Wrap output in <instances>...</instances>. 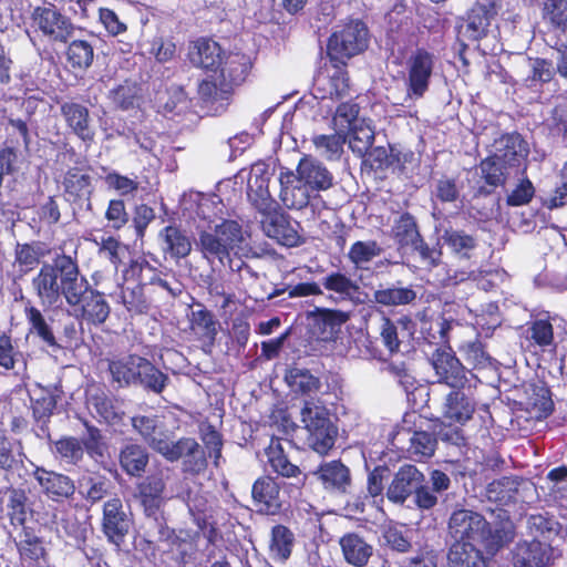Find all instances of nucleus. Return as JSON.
I'll return each mask as SVG.
<instances>
[{"instance_id": "nucleus-12", "label": "nucleus", "mask_w": 567, "mask_h": 567, "mask_svg": "<svg viewBox=\"0 0 567 567\" xmlns=\"http://www.w3.org/2000/svg\"><path fill=\"white\" fill-rule=\"evenodd\" d=\"M264 217L261 219V227L264 233L284 246H296L299 241L297 231L298 224L291 221L287 215L277 209L275 203L272 208L260 212Z\"/></svg>"}, {"instance_id": "nucleus-29", "label": "nucleus", "mask_w": 567, "mask_h": 567, "mask_svg": "<svg viewBox=\"0 0 567 567\" xmlns=\"http://www.w3.org/2000/svg\"><path fill=\"white\" fill-rule=\"evenodd\" d=\"M144 358L131 354L117 360H113L109 364L112 379L120 386L136 384L138 379V370Z\"/></svg>"}, {"instance_id": "nucleus-52", "label": "nucleus", "mask_w": 567, "mask_h": 567, "mask_svg": "<svg viewBox=\"0 0 567 567\" xmlns=\"http://www.w3.org/2000/svg\"><path fill=\"white\" fill-rule=\"evenodd\" d=\"M503 162L492 154L480 165L482 177L491 186H498L505 182V168Z\"/></svg>"}, {"instance_id": "nucleus-64", "label": "nucleus", "mask_w": 567, "mask_h": 567, "mask_svg": "<svg viewBox=\"0 0 567 567\" xmlns=\"http://www.w3.org/2000/svg\"><path fill=\"white\" fill-rule=\"evenodd\" d=\"M19 550L23 557L32 560L40 559L44 554V548L39 538L30 535H27L25 539L20 543Z\"/></svg>"}, {"instance_id": "nucleus-11", "label": "nucleus", "mask_w": 567, "mask_h": 567, "mask_svg": "<svg viewBox=\"0 0 567 567\" xmlns=\"http://www.w3.org/2000/svg\"><path fill=\"white\" fill-rule=\"evenodd\" d=\"M433 65V55L422 49L416 50L409 59L406 99L411 102L420 99L427 91Z\"/></svg>"}, {"instance_id": "nucleus-42", "label": "nucleus", "mask_w": 567, "mask_h": 567, "mask_svg": "<svg viewBox=\"0 0 567 567\" xmlns=\"http://www.w3.org/2000/svg\"><path fill=\"white\" fill-rule=\"evenodd\" d=\"M25 318L30 324V332L35 333L47 346L59 347L52 329L47 323L41 311L34 307L25 308Z\"/></svg>"}, {"instance_id": "nucleus-41", "label": "nucleus", "mask_w": 567, "mask_h": 567, "mask_svg": "<svg viewBox=\"0 0 567 567\" xmlns=\"http://www.w3.org/2000/svg\"><path fill=\"white\" fill-rule=\"evenodd\" d=\"M164 482L158 477H151L141 485L142 503L147 515H154L162 503Z\"/></svg>"}, {"instance_id": "nucleus-27", "label": "nucleus", "mask_w": 567, "mask_h": 567, "mask_svg": "<svg viewBox=\"0 0 567 567\" xmlns=\"http://www.w3.org/2000/svg\"><path fill=\"white\" fill-rule=\"evenodd\" d=\"M322 286L334 296L336 300L361 301L360 286L355 280L340 271H333L322 278Z\"/></svg>"}, {"instance_id": "nucleus-46", "label": "nucleus", "mask_w": 567, "mask_h": 567, "mask_svg": "<svg viewBox=\"0 0 567 567\" xmlns=\"http://www.w3.org/2000/svg\"><path fill=\"white\" fill-rule=\"evenodd\" d=\"M70 127L84 141L93 137L92 120L87 109H63Z\"/></svg>"}, {"instance_id": "nucleus-17", "label": "nucleus", "mask_w": 567, "mask_h": 567, "mask_svg": "<svg viewBox=\"0 0 567 567\" xmlns=\"http://www.w3.org/2000/svg\"><path fill=\"white\" fill-rule=\"evenodd\" d=\"M130 528V519L120 498L109 499L103 507V532L107 539L120 545Z\"/></svg>"}, {"instance_id": "nucleus-22", "label": "nucleus", "mask_w": 567, "mask_h": 567, "mask_svg": "<svg viewBox=\"0 0 567 567\" xmlns=\"http://www.w3.org/2000/svg\"><path fill=\"white\" fill-rule=\"evenodd\" d=\"M280 198L288 208L301 209L309 203L311 190L291 171L280 173Z\"/></svg>"}, {"instance_id": "nucleus-36", "label": "nucleus", "mask_w": 567, "mask_h": 567, "mask_svg": "<svg viewBox=\"0 0 567 567\" xmlns=\"http://www.w3.org/2000/svg\"><path fill=\"white\" fill-rule=\"evenodd\" d=\"M192 331L202 340L213 342L217 334V322L206 309L193 310L189 317Z\"/></svg>"}, {"instance_id": "nucleus-51", "label": "nucleus", "mask_w": 567, "mask_h": 567, "mask_svg": "<svg viewBox=\"0 0 567 567\" xmlns=\"http://www.w3.org/2000/svg\"><path fill=\"white\" fill-rule=\"evenodd\" d=\"M410 442V452L417 461L432 456L435 451L436 440L427 432H415Z\"/></svg>"}, {"instance_id": "nucleus-33", "label": "nucleus", "mask_w": 567, "mask_h": 567, "mask_svg": "<svg viewBox=\"0 0 567 567\" xmlns=\"http://www.w3.org/2000/svg\"><path fill=\"white\" fill-rule=\"evenodd\" d=\"M312 144L317 154L327 161H337L343 152L346 137L343 133L313 135Z\"/></svg>"}, {"instance_id": "nucleus-59", "label": "nucleus", "mask_w": 567, "mask_h": 567, "mask_svg": "<svg viewBox=\"0 0 567 567\" xmlns=\"http://www.w3.org/2000/svg\"><path fill=\"white\" fill-rule=\"evenodd\" d=\"M41 255L42 252L39 248L22 245L17 248L16 260L22 267L23 271H29L39 264Z\"/></svg>"}, {"instance_id": "nucleus-49", "label": "nucleus", "mask_w": 567, "mask_h": 567, "mask_svg": "<svg viewBox=\"0 0 567 567\" xmlns=\"http://www.w3.org/2000/svg\"><path fill=\"white\" fill-rule=\"evenodd\" d=\"M224 204L218 196H203L200 197L197 206V215L204 221L203 225H214L212 219H217L218 223L226 220L223 217Z\"/></svg>"}, {"instance_id": "nucleus-19", "label": "nucleus", "mask_w": 567, "mask_h": 567, "mask_svg": "<svg viewBox=\"0 0 567 567\" xmlns=\"http://www.w3.org/2000/svg\"><path fill=\"white\" fill-rule=\"evenodd\" d=\"M252 498L258 512L276 515L280 512L282 499L278 483L270 476L258 478L252 485Z\"/></svg>"}, {"instance_id": "nucleus-48", "label": "nucleus", "mask_w": 567, "mask_h": 567, "mask_svg": "<svg viewBox=\"0 0 567 567\" xmlns=\"http://www.w3.org/2000/svg\"><path fill=\"white\" fill-rule=\"evenodd\" d=\"M416 293L410 288H388L374 292L375 302L383 306H399L412 302Z\"/></svg>"}, {"instance_id": "nucleus-37", "label": "nucleus", "mask_w": 567, "mask_h": 567, "mask_svg": "<svg viewBox=\"0 0 567 567\" xmlns=\"http://www.w3.org/2000/svg\"><path fill=\"white\" fill-rule=\"evenodd\" d=\"M168 377L144 358L138 370L137 383L155 393H161L165 389Z\"/></svg>"}, {"instance_id": "nucleus-55", "label": "nucleus", "mask_w": 567, "mask_h": 567, "mask_svg": "<svg viewBox=\"0 0 567 567\" xmlns=\"http://www.w3.org/2000/svg\"><path fill=\"white\" fill-rule=\"evenodd\" d=\"M383 537L386 544L391 546V548L400 553H406L411 547V543L409 538L404 535L402 527L392 525L385 527L383 532Z\"/></svg>"}, {"instance_id": "nucleus-1", "label": "nucleus", "mask_w": 567, "mask_h": 567, "mask_svg": "<svg viewBox=\"0 0 567 567\" xmlns=\"http://www.w3.org/2000/svg\"><path fill=\"white\" fill-rule=\"evenodd\" d=\"M33 287L43 305L54 306L63 297L75 317L91 323H103L110 315L106 300L100 292L90 290L87 280L69 256L58 257L52 265H43L33 279Z\"/></svg>"}, {"instance_id": "nucleus-50", "label": "nucleus", "mask_w": 567, "mask_h": 567, "mask_svg": "<svg viewBox=\"0 0 567 567\" xmlns=\"http://www.w3.org/2000/svg\"><path fill=\"white\" fill-rule=\"evenodd\" d=\"M54 453L70 464H76L83 456V446L78 439L63 437L55 442Z\"/></svg>"}, {"instance_id": "nucleus-26", "label": "nucleus", "mask_w": 567, "mask_h": 567, "mask_svg": "<svg viewBox=\"0 0 567 567\" xmlns=\"http://www.w3.org/2000/svg\"><path fill=\"white\" fill-rule=\"evenodd\" d=\"M251 69L250 58L243 53H230L220 70V86L229 91L233 86L241 84Z\"/></svg>"}, {"instance_id": "nucleus-14", "label": "nucleus", "mask_w": 567, "mask_h": 567, "mask_svg": "<svg viewBox=\"0 0 567 567\" xmlns=\"http://www.w3.org/2000/svg\"><path fill=\"white\" fill-rule=\"evenodd\" d=\"M465 389L453 388L443 400L442 416L450 424L463 425L472 419L475 412L476 402Z\"/></svg>"}, {"instance_id": "nucleus-3", "label": "nucleus", "mask_w": 567, "mask_h": 567, "mask_svg": "<svg viewBox=\"0 0 567 567\" xmlns=\"http://www.w3.org/2000/svg\"><path fill=\"white\" fill-rule=\"evenodd\" d=\"M449 530L454 539L447 556L451 567H486L482 551L494 555L503 545V537L492 533L486 519L470 509L455 511Z\"/></svg>"}, {"instance_id": "nucleus-10", "label": "nucleus", "mask_w": 567, "mask_h": 567, "mask_svg": "<svg viewBox=\"0 0 567 567\" xmlns=\"http://www.w3.org/2000/svg\"><path fill=\"white\" fill-rule=\"evenodd\" d=\"M33 21L37 29L52 42L65 43L76 30L71 20L54 8H37Z\"/></svg>"}, {"instance_id": "nucleus-23", "label": "nucleus", "mask_w": 567, "mask_h": 567, "mask_svg": "<svg viewBox=\"0 0 567 567\" xmlns=\"http://www.w3.org/2000/svg\"><path fill=\"white\" fill-rule=\"evenodd\" d=\"M551 558V548L537 540L517 544L514 551L515 567H545Z\"/></svg>"}, {"instance_id": "nucleus-6", "label": "nucleus", "mask_w": 567, "mask_h": 567, "mask_svg": "<svg viewBox=\"0 0 567 567\" xmlns=\"http://www.w3.org/2000/svg\"><path fill=\"white\" fill-rule=\"evenodd\" d=\"M301 422L308 432L309 446L321 455L327 454L337 436L327 408L318 401H307L301 410Z\"/></svg>"}, {"instance_id": "nucleus-21", "label": "nucleus", "mask_w": 567, "mask_h": 567, "mask_svg": "<svg viewBox=\"0 0 567 567\" xmlns=\"http://www.w3.org/2000/svg\"><path fill=\"white\" fill-rule=\"evenodd\" d=\"M189 62L206 71H216L221 65V48L215 41L199 39L188 47Z\"/></svg>"}, {"instance_id": "nucleus-7", "label": "nucleus", "mask_w": 567, "mask_h": 567, "mask_svg": "<svg viewBox=\"0 0 567 567\" xmlns=\"http://www.w3.org/2000/svg\"><path fill=\"white\" fill-rule=\"evenodd\" d=\"M336 132L348 135L351 151L363 156L374 141V128L371 120L360 115L359 109H337L332 118Z\"/></svg>"}, {"instance_id": "nucleus-8", "label": "nucleus", "mask_w": 567, "mask_h": 567, "mask_svg": "<svg viewBox=\"0 0 567 567\" xmlns=\"http://www.w3.org/2000/svg\"><path fill=\"white\" fill-rule=\"evenodd\" d=\"M272 176L270 166L265 162H257L249 171L241 169L236 178L247 181V196L259 212L272 208L276 203L269 192V182Z\"/></svg>"}, {"instance_id": "nucleus-63", "label": "nucleus", "mask_w": 567, "mask_h": 567, "mask_svg": "<svg viewBox=\"0 0 567 567\" xmlns=\"http://www.w3.org/2000/svg\"><path fill=\"white\" fill-rule=\"evenodd\" d=\"M463 353L465 359L474 367H485L489 360L481 342H468L464 344Z\"/></svg>"}, {"instance_id": "nucleus-43", "label": "nucleus", "mask_w": 567, "mask_h": 567, "mask_svg": "<svg viewBox=\"0 0 567 567\" xmlns=\"http://www.w3.org/2000/svg\"><path fill=\"white\" fill-rule=\"evenodd\" d=\"M468 311L473 315L471 324L481 329L482 332H485L486 334L501 323L498 307L493 302L487 303L480 311L477 309L473 310L472 308H468Z\"/></svg>"}, {"instance_id": "nucleus-34", "label": "nucleus", "mask_w": 567, "mask_h": 567, "mask_svg": "<svg viewBox=\"0 0 567 567\" xmlns=\"http://www.w3.org/2000/svg\"><path fill=\"white\" fill-rule=\"evenodd\" d=\"M295 544L293 533L284 525H276L271 530L270 554L275 559L285 561L292 551Z\"/></svg>"}, {"instance_id": "nucleus-45", "label": "nucleus", "mask_w": 567, "mask_h": 567, "mask_svg": "<svg viewBox=\"0 0 567 567\" xmlns=\"http://www.w3.org/2000/svg\"><path fill=\"white\" fill-rule=\"evenodd\" d=\"M287 383L295 392L312 393L319 390L320 381L305 369H291L286 375Z\"/></svg>"}, {"instance_id": "nucleus-4", "label": "nucleus", "mask_w": 567, "mask_h": 567, "mask_svg": "<svg viewBox=\"0 0 567 567\" xmlns=\"http://www.w3.org/2000/svg\"><path fill=\"white\" fill-rule=\"evenodd\" d=\"M214 225H198L195 246L200 251L204 259L213 262L217 259L225 264L231 255L247 257L251 248L247 234L235 220L212 219Z\"/></svg>"}, {"instance_id": "nucleus-18", "label": "nucleus", "mask_w": 567, "mask_h": 567, "mask_svg": "<svg viewBox=\"0 0 567 567\" xmlns=\"http://www.w3.org/2000/svg\"><path fill=\"white\" fill-rule=\"evenodd\" d=\"M313 475L331 493L346 494L351 485L350 470L340 461L321 463Z\"/></svg>"}, {"instance_id": "nucleus-44", "label": "nucleus", "mask_w": 567, "mask_h": 567, "mask_svg": "<svg viewBox=\"0 0 567 567\" xmlns=\"http://www.w3.org/2000/svg\"><path fill=\"white\" fill-rule=\"evenodd\" d=\"M66 58L73 68L86 69L93 62V47L86 40H73L69 44Z\"/></svg>"}, {"instance_id": "nucleus-62", "label": "nucleus", "mask_w": 567, "mask_h": 567, "mask_svg": "<svg viewBox=\"0 0 567 567\" xmlns=\"http://www.w3.org/2000/svg\"><path fill=\"white\" fill-rule=\"evenodd\" d=\"M87 434L83 441L86 452L93 458L102 457L105 451V444L102 441L101 433L93 426H87Z\"/></svg>"}, {"instance_id": "nucleus-56", "label": "nucleus", "mask_w": 567, "mask_h": 567, "mask_svg": "<svg viewBox=\"0 0 567 567\" xmlns=\"http://www.w3.org/2000/svg\"><path fill=\"white\" fill-rule=\"evenodd\" d=\"M105 218L114 229H121L128 220L124 202L121 199H112L105 213Z\"/></svg>"}, {"instance_id": "nucleus-32", "label": "nucleus", "mask_w": 567, "mask_h": 567, "mask_svg": "<svg viewBox=\"0 0 567 567\" xmlns=\"http://www.w3.org/2000/svg\"><path fill=\"white\" fill-rule=\"evenodd\" d=\"M163 250L171 254L173 258L186 257L192 250L189 238L177 227L167 226L161 234Z\"/></svg>"}, {"instance_id": "nucleus-15", "label": "nucleus", "mask_w": 567, "mask_h": 567, "mask_svg": "<svg viewBox=\"0 0 567 567\" xmlns=\"http://www.w3.org/2000/svg\"><path fill=\"white\" fill-rule=\"evenodd\" d=\"M491 153L509 167L519 166L529 154L528 143L517 133L503 134L492 145Z\"/></svg>"}, {"instance_id": "nucleus-60", "label": "nucleus", "mask_w": 567, "mask_h": 567, "mask_svg": "<svg viewBox=\"0 0 567 567\" xmlns=\"http://www.w3.org/2000/svg\"><path fill=\"white\" fill-rule=\"evenodd\" d=\"M105 184L121 195H127L137 189V182L128 178L127 176L120 175L115 172L109 173L105 178Z\"/></svg>"}, {"instance_id": "nucleus-58", "label": "nucleus", "mask_w": 567, "mask_h": 567, "mask_svg": "<svg viewBox=\"0 0 567 567\" xmlns=\"http://www.w3.org/2000/svg\"><path fill=\"white\" fill-rule=\"evenodd\" d=\"M21 353L16 350L11 337L2 334L0 337V367L6 370H11Z\"/></svg>"}, {"instance_id": "nucleus-16", "label": "nucleus", "mask_w": 567, "mask_h": 567, "mask_svg": "<svg viewBox=\"0 0 567 567\" xmlns=\"http://www.w3.org/2000/svg\"><path fill=\"white\" fill-rule=\"evenodd\" d=\"M296 177L311 192L327 190L333 184L332 174L321 162L311 156H303L300 159Z\"/></svg>"}, {"instance_id": "nucleus-9", "label": "nucleus", "mask_w": 567, "mask_h": 567, "mask_svg": "<svg viewBox=\"0 0 567 567\" xmlns=\"http://www.w3.org/2000/svg\"><path fill=\"white\" fill-rule=\"evenodd\" d=\"M432 367L437 377V381L445 383L451 388L472 386L474 375L465 371L460 360L450 349H439L432 355Z\"/></svg>"}, {"instance_id": "nucleus-5", "label": "nucleus", "mask_w": 567, "mask_h": 567, "mask_svg": "<svg viewBox=\"0 0 567 567\" xmlns=\"http://www.w3.org/2000/svg\"><path fill=\"white\" fill-rule=\"evenodd\" d=\"M132 424L150 446L168 461L184 457L187 471L197 473L205 468V452L194 439L186 437L173 442L169 434L163 431L156 417L135 416L132 419Z\"/></svg>"}, {"instance_id": "nucleus-25", "label": "nucleus", "mask_w": 567, "mask_h": 567, "mask_svg": "<svg viewBox=\"0 0 567 567\" xmlns=\"http://www.w3.org/2000/svg\"><path fill=\"white\" fill-rule=\"evenodd\" d=\"M34 478L52 499L65 498L74 493L73 482L65 475L37 467Z\"/></svg>"}, {"instance_id": "nucleus-31", "label": "nucleus", "mask_w": 567, "mask_h": 567, "mask_svg": "<svg viewBox=\"0 0 567 567\" xmlns=\"http://www.w3.org/2000/svg\"><path fill=\"white\" fill-rule=\"evenodd\" d=\"M489 25L488 12L484 7L473 8L466 17V20L460 27V37L462 39L476 41L486 34Z\"/></svg>"}, {"instance_id": "nucleus-28", "label": "nucleus", "mask_w": 567, "mask_h": 567, "mask_svg": "<svg viewBox=\"0 0 567 567\" xmlns=\"http://www.w3.org/2000/svg\"><path fill=\"white\" fill-rule=\"evenodd\" d=\"M349 320V313L341 310L318 309L315 317V328L321 340H332Z\"/></svg>"}, {"instance_id": "nucleus-54", "label": "nucleus", "mask_w": 567, "mask_h": 567, "mask_svg": "<svg viewBox=\"0 0 567 567\" xmlns=\"http://www.w3.org/2000/svg\"><path fill=\"white\" fill-rule=\"evenodd\" d=\"M535 188L528 178H523L507 196L509 206H523L528 204L534 197Z\"/></svg>"}, {"instance_id": "nucleus-13", "label": "nucleus", "mask_w": 567, "mask_h": 567, "mask_svg": "<svg viewBox=\"0 0 567 567\" xmlns=\"http://www.w3.org/2000/svg\"><path fill=\"white\" fill-rule=\"evenodd\" d=\"M392 233L401 247H409L419 251L423 260H426L429 265H435L439 254L423 243L415 220L410 214L400 216L392 228Z\"/></svg>"}, {"instance_id": "nucleus-40", "label": "nucleus", "mask_w": 567, "mask_h": 567, "mask_svg": "<svg viewBox=\"0 0 567 567\" xmlns=\"http://www.w3.org/2000/svg\"><path fill=\"white\" fill-rule=\"evenodd\" d=\"M543 19L553 29L567 32V1L545 0L543 3Z\"/></svg>"}, {"instance_id": "nucleus-57", "label": "nucleus", "mask_w": 567, "mask_h": 567, "mask_svg": "<svg viewBox=\"0 0 567 567\" xmlns=\"http://www.w3.org/2000/svg\"><path fill=\"white\" fill-rule=\"evenodd\" d=\"M176 52V45L171 39L163 37L154 38L151 43V54L155 56L158 62H167L172 60Z\"/></svg>"}, {"instance_id": "nucleus-38", "label": "nucleus", "mask_w": 567, "mask_h": 567, "mask_svg": "<svg viewBox=\"0 0 567 567\" xmlns=\"http://www.w3.org/2000/svg\"><path fill=\"white\" fill-rule=\"evenodd\" d=\"M442 240L452 252L463 258H470V252L476 246V240L471 235L457 229L445 230Z\"/></svg>"}, {"instance_id": "nucleus-30", "label": "nucleus", "mask_w": 567, "mask_h": 567, "mask_svg": "<svg viewBox=\"0 0 567 567\" xmlns=\"http://www.w3.org/2000/svg\"><path fill=\"white\" fill-rule=\"evenodd\" d=\"M342 554L347 563L354 567H363L372 555V546L357 534H347L340 539Z\"/></svg>"}, {"instance_id": "nucleus-2", "label": "nucleus", "mask_w": 567, "mask_h": 567, "mask_svg": "<svg viewBox=\"0 0 567 567\" xmlns=\"http://www.w3.org/2000/svg\"><path fill=\"white\" fill-rule=\"evenodd\" d=\"M367 47L368 30L360 21H351L340 31L334 32L328 43L329 63L324 64L315 79L316 93L309 99L303 96L293 101V105L299 106V103L310 105L312 99H319L321 102L324 100L340 101L339 106H346L347 102L342 100L348 96L350 90L344 71L347 60L359 54Z\"/></svg>"}, {"instance_id": "nucleus-53", "label": "nucleus", "mask_w": 567, "mask_h": 567, "mask_svg": "<svg viewBox=\"0 0 567 567\" xmlns=\"http://www.w3.org/2000/svg\"><path fill=\"white\" fill-rule=\"evenodd\" d=\"M530 339L540 348L546 349L554 343L553 326L548 320H535L530 328Z\"/></svg>"}, {"instance_id": "nucleus-61", "label": "nucleus", "mask_w": 567, "mask_h": 567, "mask_svg": "<svg viewBox=\"0 0 567 567\" xmlns=\"http://www.w3.org/2000/svg\"><path fill=\"white\" fill-rule=\"evenodd\" d=\"M202 440L205 446L209 450V456L214 457L215 464L218 465L223 445L220 434L212 426H206L202 430Z\"/></svg>"}, {"instance_id": "nucleus-35", "label": "nucleus", "mask_w": 567, "mask_h": 567, "mask_svg": "<svg viewBox=\"0 0 567 567\" xmlns=\"http://www.w3.org/2000/svg\"><path fill=\"white\" fill-rule=\"evenodd\" d=\"M148 463L146 451L136 444L125 446L120 454L122 468L132 476L141 475Z\"/></svg>"}, {"instance_id": "nucleus-20", "label": "nucleus", "mask_w": 567, "mask_h": 567, "mask_svg": "<svg viewBox=\"0 0 567 567\" xmlns=\"http://www.w3.org/2000/svg\"><path fill=\"white\" fill-rule=\"evenodd\" d=\"M423 481V474L413 465L402 466L386 491L389 501L402 504Z\"/></svg>"}, {"instance_id": "nucleus-24", "label": "nucleus", "mask_w": 567, "mask_h": 567, "mask_svg": "<svg viewBox=\"0 0 567 567\" xmlns=\"http://www.w3.org/2000/svg\"><path fill=\"white\" fill-rule=\"evenodd\" d=\"M265 453L266 464L272 472L284 477L297 478L298 483L305 484L306 476L301 475L299 467L288 460L280 440L272 439Z\"/></svg>"}, {"instance_id": "nucleus-39", "label": "nucleus", "mask_w": 567, "mask_h": 567, "mask_svg": "<svg viewBox=\"0 0 567 567\" xmlns=\"http://www.w3.org/2000/svg\"><path fill=\"white\" fill-rule=\"evenodd\" d=\"M381 247L374 240L355 241L349 249L348 257L355 268L364 269L375 257L381 255Z\"/></svg>"}, {"instance_id": "nucleus-47", "label": "nucleus", "mask_w": 567, "mask_h": 567, "mask_svg": "<svg viewBox=\"0 0 567 567\" xmlns=\"http://www.w3.org/2000/svg\"><path fill=\"white\" fill-rule=\"evenodd\" d=\"M97 246V254L100 257L107 259L113 266L115 271L122 262V256L125 252V246L120 243L115 237H101L100 240L93 239Z\"/></svg>"}]
</instances>
